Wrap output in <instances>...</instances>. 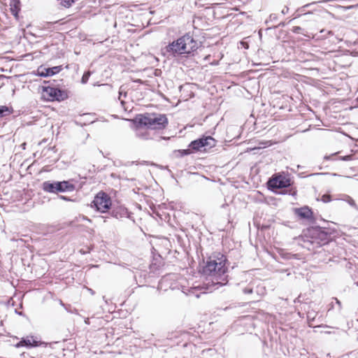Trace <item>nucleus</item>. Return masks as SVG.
I'll return each mask as SVG.
<instances>
[{"instance_id":"f257e3e1","label":"nucleus","mask_w":358,"mask_h":358,"mask_svg":"<svg viewBox=\"0 0 358 358\" xmlns=\"http://www.w3.org/2000/svg\"><path fill=\"white\" fill-rule=\"evenodd\" d=\"M226 262V257L220 253L213 254L207 259L203 267V273L209 278L212 285H224L227 283Z\"/></svg>"},{"instance_id":"f03ea898","label":"nucleus","mask_w":358,"mask_h":358,"mask_svg":"<svg viewBox=\"0 0 358 358\" xmlns=\"http://www.w3.org/2000/svg\"><path fill=\"white\" fill-rule=\"evenodd\" d=\"M199 48V43L189 34H185L166 47V51L171 55L189 54Z\"/></svg>"},{"instance_id":"7ed1b4c3","label":"nucleus","mask_w":358,"mask_h":358,"mask_svg":"<svg viewBox=\"0 0 358 358\" xmlns=\"http://www.w3.org/2000/svg\"><path fill=\"white\" fill-rule=\"evenodd\" d=\"M138 123L150 129H163L168 124V119L165 115L155 113H145L138 118Z\"/></svg>"},{"instance_id":"20e7f679","label":"nucleus","mask_w":358,"mask_h":358,"mask_svg":"<svg viewBox=\"0 0 358 358\" xmlns=\"http://www.w3.org/2000/svg\"><path fill=\"white\" fill-rule=\"evenodd\" d=\"M43 189L49 193L57 194L58 192H73L75 185L69 181H45L42 185Z\"/></svg>"},{"instance_id":"39448f33","label":"nucleus","mask_w":358,"mask_h":358,"mask_svg":"<svg viewBox=\"0 0 358 358\" xmlns=\"http://www.w3.org/2000/svg\"><path fill=\"white\" fill-rule=\"evenodd\" d=\"M216 141L211 136H203L199 139H196L189 144V148L194 150H201L203 148L204 150L206 148H210L215 146Z\"/></svg>"},{"instance_id":"423d86ee","label":"nucleus","mask_w":358,"mask_h":358,"mask_svg":"<svg viewBox=\"0 0 358 358\" xmlns=\"http://www.w3.org/2000/svg\"><path fill=\"white\" fill-rule=\"evenodd\" d=\"M92 203L96 210L101 213H105L111 206L110 198L104 192L98 193Z\"/></svg>"},{"instance_id":"0eeeda50","label":"nucleus","mask_w":358,"mask_h":358,"mask_svg":"<svg viewBox=\"0 0 358 358\" xmlns=\"http://www.w3.org/2000/svg\"><path fill=\"white\" fill-rule=\"evenodd\" d=\"M41 98L46 101L62 99V92L58 88L43 86L41 90Z\"/></svg>"},{"instance_id":"6e6552de","label":"nucleus","mask_w":358,"mask_h":358,"mask_svg":"<svg viewBox=\"0 0 358 358\" xmlns=\"http://www.w3.org/2000/svg\"><path fill=\"white\" fill-rule=\"evenodd\" d=\"M268 185L271 188L280 189L289 186L290 180L282 176H277L269 180Z\"/></svg>"},{"instance_id":"1a4fd4ad","label":"nucleus","mask_w":358,"mask_h":358,"mask_svg":"<svg viewBox=\"0 0 358 358\" xmlns=\"http://www.w3.org/2000/svg\"><path fill=\"white\" fill-rule=\"evenodd\" d=\"M45 343L34 339V337H22V340L15 344V348L25 347L27 348H31L33 347H37L41 345H44Z\"/></svg>"},{"instance_id":"9d476101","label":"nucleus","mask_w":358,"mask_h":358,"mask_svg":"<svg viewBox=\"0 0 358 358\" xmlns=\"http://www.w3.org/2000/svg\"><path fill=\"white\" fill-rule=\"evenodd\" d=\"M61 66H54L52 68H43L38 70V75L41 77H48L53 76L61 71Z\"/></svg>"},{"instance_id":"9b49d317","label":"nucleus","mask_w":358,"mask_h":358,"mask_svg":"<svg viewBox=\"0 0 358 358\" xmlns=\"http://www.w3.org/2000/svg\"><path fill=\"white\" fill-rule=\"evenodd\" d=\"M295 213L299 217L306 220L310 219L313 216L311 210L307 206L295 209Z\"/></svg>"},{"instance_id":"f8f14e48","label":"nucleus","mask_w":358,"mask_h":358,"mask_svg":"<svg viewBox=\"0 0 358 358\" xmlns=\"http://www.w3.org/2000/svg\"><path fill=\"white\" fill-rule=\"evenodd\" d=\"M127 210L124 208L120 207L113 210V216L116 218L126 217L127 215Z\"/></svg>"},{"instance_id":"ddd939ff","label":"nucleus","mask_w":358,"mask_h":358,"mask_svg":"<svg viewBox=\"0 0 358 358\" xmlns=\"http://www.w3.org/2000/svg\"><path fill=\"white\" fill-rule=\"evenodd\" d=\"M172 278V275L169 274L164 276L159 282V287L162 289L163 286L168 282L169 280Z\"/></svg>"},{"instance_id":"4468645a","label":"nucleus","mask_w":358,"mask_h":358,"mask_svg":"<svg viewBox=\"0 0 358 358\" xmlns=\"http://www.w3.org/2000/svg\"><path fill=\"white\" fill-rule=\"evenodd\" d=\"M341 199L346 201L348 203H349V205H350L352 207L355 206V201L348 195H343Z\"/></svg>"},{"instance_id":"2eb2a0df","label":"nucleus","mask_w":358,"mask_h":358,"mask_svg":"<svg viewBox=\"0 0 358 358\" xmlns=\"http://www.w3.org/2000/svg\"><path fill=\"white\" fill-rule=\"evenodd\" d=\"M124 96V97L127 96V92L124 91V89L123 88V86H121L119 90V100L120 101L121 104L124 105V100L122 99V96Z\"/></svg>"},{"instance_id":"dca6fc26","label":"nucleus","mask_w":358,"mask_h":358,"mask_svg":"<svg viewBox=\"0 0 358 358\" xmlns=\"http://www.w3.org/2000/svg\"><path fill=\"white\" fill-rule=\"evenodd\" d=\"M59 3L65 7V8H69L70 7L72 3H73V0H57Z\"/></svg>"},{"instance_id":"f3484780","label":"nucleus","mask_w":358,"mask_h":358,"mask_svg":"<svg viewBox=\"0 0 358 358\" xmlns=\"http://www.w3.org/2000/svg\"><path fill=\"white\" fill-rule=\"evenodd\" d=\"M91 76V72L90 71H87L85 72L83 77H82V79H81V83L83 84H85L87 83L88 80H89V78L90 76Z\"/></svg>"},{"instance_id":"a211bd4d","label":"nucleus","mask_w":358,"mask_h":358,"mask_svg":"<svg viewBox=\"0 0 358 358\" xmlns=\"http://www.w3.org/2000/svg\"><path fill=\"white\" fill-rule=\"evenodd\" d=\"M322 201L324 202V203H328L329 201H331V196L329 194H324L322 196Z\"/></svg>"},{"instance_id":"6ab92c4d","label":"nucleus","mask_w":358,"mask_h":358,"mask_svg":"<svg viewBox=\"0 0 358 358\" xmlns=\"http://www.w3.org/2000/svg\"><path fill=\"white\" fill-rule=\"evenodd\" d=\"M6 111H8V108L7 106H0V117H1Z\"/></svg>"},{"instance_id":"aec40b11","label":"nucleus","mask_w":358,"mask_h":358,"mask_svg":"<svg viewBox=\"0 0 358 358\" xmlns=\"http://www.w3.org/2000/svg\"><path fill=\"white\" fill-rule=\"evenodd\" d=\"M301 30V27H293V32H294V33L298 34L300 32Z\"/></svg>"},{"instance_id":"412c9836","label":"nucleus","mask_w":358,"mask_h":358,"mask_svg":"<svg viewBox=\"0 0 358 358\" xmlns=\"http://www.w3.org/2000/svg\"><path fill=\"white\" fill-rule=\"evenodd\" d=\"M350 159H351V156H350V155H347V156H345V157H340V159L341 160H343V161H348Z\"/></svg>"},{"instance_id":"4be33fe9","label":"nucleus","mask_w":358,"mask_h":358,"mask_svg":"<svg viewBox=\"0 0 358 358\" xmlns=\"http://www.w3.org/2000/svg\"><path fill=\"white\" fill-rule=\"evenodd\" d=\"M244 293L245 294H250L252 292V289H250V288H245L244 290H243Z\"/></svg>"},{"instance_id":"5701e85b","label":"nucleus","mask_w":358,"mask_h":358,"mask_svg":"<svg viewBox=\"0 0 358 358\" xmlns=\"http://www.w3.org/2000/svg\"><path fill=\"white\" fill-rule=\"evenodd\" d=\"M288 10H289V8H288V7H287V6H285V7L282 9V14H286V13L288 12Z\"/></svg>"},{"instance_id":"b1692460","label":"nucleus","mask_w":358,"mask_h":358,"mask_svg":"<svg viewBox=\"0 0 358 358\" xmlns=\"http://www.w3.org/2000/svg\"><path fill=\"white\" fill-rule=\"evenodd\" d=\"M59 198L61 199H62V200H64V201H70V199L68 197L65 196H60Z\"/></svg>"},{"instance_id":"393cba45","label":"nucleus","mask_w":358,"mask_h":358,"mask_svg":"<svg viewBox=\"0 0 358 358\" xmlns=\"http://www.w3.org/2000/svg\"><path fill=\"white\" fill-rule=\"evenodd\" d=\"M336 155V153H334V154H333L331 155H329V156H324V159H330L331 157H333V156H334Z\"/></svg>"},{"instance_id":"a878e982","label":"nucleus","mask_w":358,"mask_h":358,"mask_svg":"<svg viewBox=\"0 0 358 358\" xmlns=\"http://www.w3.org/2000/svg\"><path fill=\"white\" fill-rule=\"evenodd\" d=\"M214 350L213 349H208V350H203V354L206 353V352H213Z\"/></svg>"},{"instance_id":"bb28decb","label":"nucleus","mask_w":358,"mask_h":358,"mask_svg":"<svg viewBox=\"0 0 358 358\" xmlns=\"http://www.w3.org/2000/svg\"><path fill=\"white\" fill-rule=\"evenodd\" d=\"M11 11L13 15H15V16L17 15V11H15V10L13 8H11Z\"/></svg>"},{"instance_id":"cd10ccee","label":"nucleus","mask_w":358,"mask_h":358,"mask_svg":"<svg viewBox=\"0 0 358 358\" xmlns=\"http://www.w3.org/2000/svg\"><path fill=\"white\" fill-rule=\"evenodd\" d=\"M89 320H90V319H89L88 317H87V318H86V319L85 320V324H89Z\"/></svg>"},{"instance_id":"c85d7f7f","label":"nucleus","mask_w":358,"mask_h":358,"mask_svg":"<svg viewBox=\"0 0 358 358\" xmlns=\"http://www.w3.org/2000/svg\"><path fill=\"white\" fill-rule=\"evenodd\" d=\"M336 303L338 304L339 306H341L340 301H338L337 299H336Z\"/></svg>"}]
</instances>
